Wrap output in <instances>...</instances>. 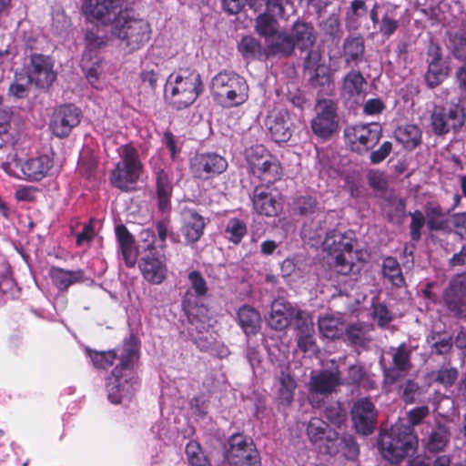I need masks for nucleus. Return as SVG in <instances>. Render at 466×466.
<instances>
[{"instance_id": "nucleus-9", "label": "nucleus", "mask_w": 466, "mask_h": 466, "mask_svg": "<svg viewBox=\"0 0 466 466\" xmlns=\"http://www.w3.org/2000/svg\"><path fill=\"white\" fill-rule=\"evenodd\" d=\"M125 0H82L86 20L98 25L116 24L123 17Z\"/></svg>"}, {"instance_id": "nucleus-30", "label": "nucleus", "mask_w": 466, "mask_h": 466, "mask_svg": "<svg viewBox=\"0 0 466 466\" xmlns=\"http://www.w3.org/2000/svg\"><path fill=\"white\" fill-rule=\"evenodd\" d=\"M182 233L187 242L198 241L203 234L205 219L194 209H184L182 212Z\"/></svg>"}, {"instance_id": "nucleus-16", "label": "nucleus", "mask_w": 466, "mask_h": 466, "mask_svg": "<svg viewBox=\"0 0 466 466\" xmlns=\"http://www.w3.org/2000/svg\"><path fill=\"white\" fill-rule=\"evenodd\" d=\"M281 39L279 56H288L292 54L296 46L300 50L312 47L316 37L311 25L298 21L293 25L291 33L288 34L284 32V35H282Z\"/></svg>"}, {"instance_id": "nucleus-61", "label": "nucleus", "mask_w": 466, "mask_h": 466, "mask_svg": "<svg viewBox=\"0 0 466 466\" xmlns=\"http://www.w3.org/2000/svg\"><path fill=\"white\" fill-rule=\"evenodd\" d=\"M419 390V386L414 381L408 380L400 386L401 397L405 402L411 403L415 400V396Z\"/></svg>"}, {"instance_id": "nucleus-33", "label": "nucleus", "mask_w": 466, "mask_h": 466, "mask_svg": "<svg viewBox=\"0 0 466 466\" xmlns=\"http://www.w3.org/2000/svg\"><path fill=\"white\" fill-rule=\"evenodd\" d=\"M280 269L283 278L289 281H298L309 273V266L303 255H295L286 258L281 263Z\"/></svg>"}, {"instance_id": "nucleus-64", "label": "nucleus", "mask_w": 466, "mask_h": 466, "mask_svg": "<svg viewBox=\"0 0 466 466\" xmlns=\"http://www.w3.org/2000/svg\"><path fill=\"white\" fill-rule=\"evenodd\" d=\"M429 342L431 343L432 350L438 354H445L451 348V338L446 336L438 340H435V338L431 337Z\"/></svg>"}, {"instance_id": "nucleus-6", "label": "nucleus", "mask_w": 466, "mask_h": 466, "mask_svg": "<svg viewBox=\"0 0 466 466\" xmlns=\"http://www.w3.org/2000/svg\"><path fill=\"white\" fill-rule=\"evenodd\" d=\"M120 160L116 165L110 175V180L114 187L129 191L135 188L143 171V164L139 158L137 150L131 145L122 147Z\"/></svg>"}, {"instance_id": "nucleus-4", "label": "nucleus", "mask_w": 466, "mask_h": 466, "mask_svg": "<svg viewBox=\"0 0 466 466\" xmlns=\"http://www.w3.org/2000/svg\"><path fill=\"white\" fill-rule=\"evenodd\" d=\"M201 92L199 74L189 69H180L167 77L164 96L169 105L180 110L192 105Z\"/></svg>"}, {"instance_id": "nucleus-35", "label": "nucleus", "mask_w": 466, "mask_h": 466, "mask_svg": "<svg viewBox=\"0 0 466 466\" xmlns=\"http://www.w3.org/2000/svg\"><path fill=\"white\" fill-rule=\"evenodd\" d=\"M116 236L125 263L128 267H133L137 258V250L135 247L133 236L124 225H117L116 227Z\"/></svg>"}, {"instance_id": "nucleus-62", "label": "nucleus", "mask_w": 466, "mask_h": 466, "mask_svg": "<svg viewBox=\"0 0 466 466\" xmlns=\"http://www.w3.org/2000/svg\"><path fill=\"white\" fill-rule=\"evenodd\" d=\"M392 145L389 141H385L379 149L370 154V162L372 164H379L382 162L391 152Z\"/></svg>"}, {"instance_id": "nucleus-53", "label": "nucleus", "mask_w": 466, "mask_h": 466, "mask_svg": "<svg viewBox=\"0 0 466 466\" xmlns=\"http://www.w3.org/2000/svg\"><path fill=\"white\" fill-rule=\"evenodd\" d=\"M293 317L295 318V324L298 331L297 334H301L303 332H314V324L309 313L295 309Z\"/></svg>"}, {"instance_id": "nucleus-46", "label": "nucleus", "mask_w": 466, "mask_h": 466, "mask_svg": "<svg viewBox=\"0 0 466 466\" xmlns=\"http://www.w3.org/2000/svg\"><path fill=\"white\" fill-rule=\"evenodd\" d=\"M364 52L363 41L360 37L347 38L344 43V55L347 63L356 62L362 57Z\"/></svg>"}, {"instance_id": "nucleus-15", "label": "nucleus", "mask_w": 466, "mask_h": 466, "mask_svg": "<svg viewBox=\"0 0 466 466\" xmlns=\"http://www.w3.org/2000/svg\"><path fill=\"white\" fill-rule=\"evenodd\" d=\"M464 122V109L457 104L435 106L431 114V127L436 135H444L451 129L457 131Z\"/></svg>"}, {"instance_id": "nucleus-13", "label": "nucleus", "mask_w": 466, "mask_h": 466, "mask_svg": "<svg viewBox=\"0 0 466 466\" xmlns=\"http://www.w3.org/2000/svg\"><path fill=\"white\" fill-rule=\"evenodd\" d=\"M310 124L315 136L322 140L329 139L339 130V118L336 104L328 99L319 100L316 106V116Z\"/></svg>"}, {"instance_id": "nucleus-45", "label": "nucleus", "mask_w": 466, "mask_h": 466, "mask_svg": "<svg viewBox=\"0 0 466 466\" xmlns=\"http://www.w3.org/2000/svg\"><path fill=\"white\" fill-rule=\"evenodd\" d=\"M399 27L395 7L388 6L380 22L379 32L386 36L392 35Z\"/></svg>"}, {"instance_id": "nucleus-29", "label": "nucleus", "mask_w": 466, "mask_h": 466, "mask_svg": "<svg viewBox=\"0 0 466 466\" xmlns=\"http://www.w3.org/2000/svg\"><path fill=\"white\" fill-rule=\"evenodd\" d=\"M294 314L295 309L289 302L282 299H276L271 305L268 323L272 329L282 330L289 326Z\"/></svg>"}, {"instance_id": "nucleus-44", "label": "nucleus", "mask_w": 466, "mask_h": 466, "mask_svg": "<svg viewBox=\"0 0 466 466\" xmlns=\"http://www.w3.org/2000/svg\"><path fill=\"white\" fill-rule=\"evenodd\" d=\"M449 66L445 64L429 63L425 80L431 87L437 86L444 81L449 75Z\"/></svg>"}, {"instance_id": "nucleus-34", "label": "nucleus", "mask_w": 466, "mask_h": 466, "mask_svg": "<svg viewBox=\"0 0 466 466\" xmlns=\"http://www.w3.org/2000/svg\"><path fill=\"white\" fill-rule=\"evenodd\" d=\"M238 51L246 60H266L271 56H279V53H270L268 46L263 47L260 42L253 36H245L238 44Z\"/></svg>"}, {"instance_id": "nucleus-60", "label": "nucleus", "mask_w": 466, "mask_h": 466, "mask_svg": "<svg viewBox=\"0 0 466 466\" xmlns=\"http://www.w3.org/2000/svg\"><path fill=\"white\" fill-rule=\"evenodd\" d=\"M373 317L380 326L388 324L392 319L387 307L381 303L373 305Z\"/></svg>"}, {"instance_id": "nucleus-23", "label": "nucleus", "mask_w": 466, "mask_h": 466, "mask_svg": "<svg viewBox=\"0 0 466 466\" xmlns=\"http://www.w3.org/2000/svg\"><path fill=\"white\" fill-rule=\"evenodd\" d=\"M56 75L53 70V63L48 56L33 55L31 56V69L27 82H33L37 86L48 87L55 80Z\"/></svg>"}, {"instance_id": "nucleus-57", "label": "nucleus", "mask_w": 466, "mask_h": 466, "mask_svg": "<svg viewBox=\"0 0 466 466\" xmlns=\"http://www.w3.org/2000/svg\"><path fill=\"white\" fill-rule=\"evenodd\" d=\"M314 332L297 334L298 347L305 353H315L316 345L313 339Z\"/></svg>"}, {"instance_id": "nucleus-12", "label": "nucleus", "mask_w": 466, "mask_h": 466, "mask_svg": "<svg viewBox=\"0 0 466 466\" xmlns=\"http://www.w3.org/2000/svg\"><path fill=\"white\" fill-rule=\"evenodd\" d=\"M381 127L377 123L349 126L344 130L347 145L359 154L368 152L379 142Z\"/></svg>"}, {"instance_id": "nucleus-28", "label": "nucleus", "mask_w": 466, "mask_h": 466, "mask_svg": "<svg viewBox=\"0 0 466 466\" xmlns=\"http://www.w3.org/2000/svg\"><path fill=\"white\" fill-rule=\"evenodd\" d=\"M410 350L406 347L405 344H401L396 350H393L391 357L394 368H386L384 364L385 357H381L380 364L382 365L384 370L385 383L393 384L399 376V371H406L410 369Z\"/></svg>"}, {"instance_id": "nucleus-11", "label": "nucleus", "mask_w": 466, "mask_h": 466, "mask_svg": "<svg viewBox=\"0 0 466 466\" xmlns=\"http://www.w3.org/2000/svg\"><path fill=\"white\" fill-rule=\"evenodd\" d=\"M86 50L83 54L82 66L86 76L96 88L100 87L102 74L101 62L97 57L96 50L106 44V36L99 34V30H89L86 35Z\"/></svg>"}, {"instance_id": "nucleus-50", "label": "nucleus", "mask_w": 466, "mask_h": 466, "mask_svg": "<svg viewBox=\"0 0 466 466\" xmlns=\"http://www.w3.org/2000/svg\"><path fill=\"white\" fill-rule=\"evenodd\" d=\"M449 434L444 427H439L429 437L427 447L431 452L441 451L447 444Z\"/></svg>"}, {"instance_id": "nucleus-22", "label": "nucleus", "mask_w": 466, "mask_h": 466, "mask_svg": "<svg viewBox=\"0 0 466 466\" xmlns=\"http://www.w3.org/2000/svg\"><path fill=\"white\" fill-rule=\"evenodd\" d=\"M228 162L217 154H198L191 160V170L195 177L208 179L226 170Z\"/></svg>"}, {"instance_id": "nucleus-42", "label": "nucleus", "mask_w": 466, "mask_h": 466, "mask_svg": "<svg viewBox=\"0 0 466 466\" xmlns=\"http://www.w3.org/2000/svg\"><path fill=\"white\" fill-rule=\"evenodd\" d=\"M426 225L431 230L447 228L448 218L445 211L436 203H429L425 208Z\"/></svg>"}, {"instance_id": "nucleus-49", "label": "nucleus", "mask_w": 466, "mask_h": 466, "mask_svg": "<svg viewBox=\"0 0 466 466\" xmlns=\"http://www.w3.org/2000/svg\"><path fill=\"white\" fill-rule=\"evenodd\" d=\"M2 168L9 176L25 179L24 160L18 158L16 154L9 155L6 160L2 163Z\"/></svg>"}, {"instance_id": "nucleus-59", "label": "nucleus", "mask_w": 466, "mask_h": 466, "mask_svg": "<svg viewBox=\"0 0 466 466\" xmlns=\"http://www.w3.org/2000/svg\"><path fill=\"white\" fill-rule=\"evenodd\" d=\"M296 207L301 215H309L315 212L317 202L312 197L303 196L297 198Z\"/></svg>"}, {"instance_id": "nucleus-26", "label": "nucleus", "mask_w": 466, "mask_h": 466, "mask_svg": "<svg viewBox=\"0 0 466 466\" xmlns=\"http://www.w3.org/2000/svg\"><path fill=\"white\" fill-rule=\"evenodd\" d=\"M143 277L152 284H160L167 276L166 258L159 253L144 257L139 262Z\"/></svg>"}, {"instance_id": "nucleus-10", "label": "nucleus", "mask_w": 466, "mask_h": 466, "mask_svg": "<svg viewBox=\"0 0 466 466\" xmlns=\"http://www.w3.org/2000/svg\"><path fill=\"white\" fill-rule=\"evenodd\" d=\"M225 459L228 466H260V458L253 441L242 434L228 439Z\"/></svg>"}, {"instance_id": "nucleus-63", "label": "nucleus", "mask_w": 466, "mask_h": 466, "mask_svg": "<svg viewBox=\"0 0 466 466\" xmlns=\"http://www.w3.org/2000/svg\"><path fill=\"white\" fill-rule=\"evenodd\" d=\"M448 228L453 227L457 233L461 235L466 232V213H458L448 218Z\"/></svg>"}, {"instance_id": "nucleus-43", "label": "nucleus", "mask_w": 466, "mask_h": 466, "mask_svg": "<svg viewBox=\"0 0 466 466\" xmlns=\"http://www.w3.org/2000/svg\"><path fill=\"white\" fill-rule=\"evenodd\" d=\"M382 272L392 285L400 287L404 284V278L402 276L398 261L391 257L386 258L382 265Z\"/></svg>"}, {"instance_id": "nucleus-7", "label": "nucleus", "mask_w": 466, "mask_h": 466, "mask_svg": "<svg viewBox=\"0 0 466 466\" xmlns=\"http://www.w3.org/2000/svg\"><path fill=\"white\" fill-rule=\"evenodd\" d=\"M245 157L249 172L261 182L271 184L280 179V164L264 146L257 145L247 148Z\"/></svg>"}, {"instance_id": "nucleus-32", "label": "nucleus", "mask_w": 466, "mask_h": 466, "mask_svg": "<svg viewBox=\"0 0 466 466\" xmlns=\"http://www.w3.org/2000/svg\"><path fill=\"white\" fill-rule=\"evenodd\" d=\"M463 297H466V274L454 278L443 296L447 307L457 313L461 310V299Z\"/></svg>"}, {"instance_id": "nucleus-5", "label": "nucleus", "mask_w": 466, "mask_h": 466, "mask_svg": "<svg viewBox=\"0 0 466 466\" xmlns=\"http://www.w3.org/2000/svg\"><path fill=\"white\" fill-rule=\"evenodd\" d=\"M211 95L223 107H234L248 98V86L244 77L231 71H222L211 80Z\"/></svg>"}, {"instance_id": "nucleus-47", "label": "nucleus", "mask_w": 466, "mask_h": 466, "mask_svg": "<svg viewBox=\"0 0 466 466\" xmlns=\"http://www.w3.org/2000/svg\"><path fill=\"white\" fill-rule=\"evenodd\" d=\"M186 455L191 466H209L198 442L190 441L186 447Z\"/></svg>"}, {"instance_id": "nucleus-56", "label": "nucleus", "mask_w": 466, "mask_h": 466, "mask_svg": "<svg viewBox=\"0 0 466 466\" xmlns=\"http://www.w3.org/2000/svg\"><path fill=\"white\" fill-rule=\"evenodd\" d=\"M411 216V223H410V236L413 240H419L420 238V230L423 226L426 224V218L422 212L415 211Z\"/></svg>"}, {"instance_id": "nucleus-2", "label": "nucleus", "mask_w": 466, "mask_h": 466, "mask_svg": "<svg viewBox=\"0 0 466 466\" xmlns=\"http://www.w3.org/2000/svg\"><path fill=\"white\" fill-rule=\"evenodd\" d=\"M318 227L304 225L302 237L314 240L313 245H321L334 259V268L341 275H348L357 268V262L363 260V253L360 250H353L354 238L351 232L342 233L338 230L329 231L326 226L334 220L333 213H318Z\"/></svg>"}, {"instance_id": "nucleus-20", "label": "nucleus", "mask_w": 466, "mask_h": 466, "mask_svg": "<svg viewBox=\"0 0 466 466\" xmlns=\"http://www.w3.org/2000/svg\"><path fill=\"white\" fill-rule=\"evenodd\" d=\"M80 110L72 106H59L53 114L50 128L53 134L58 137L69 135L72 129L80 123Z\"/></svg>"}, {"instance_id": "nucleus-37", "label": "nucleus", "mask_w": 466, "mask_h": 466, "mask_svg": "<svg viewBox=\"0 0 466 466\" xmlns=\"http://www.w3.org/2000/svg\"><path fill=\"white\" fill-rule=\"evenodd\" d=\"M223 7L228 14H238L248 4L251 8L257 9L264 4L268 11L281 12V0H222Z\"/></svg>"}, {"instance_id": "nucleus-1", "label": "nucleus", "mask_w": 466, "mask_h": 466, "mask_svg": "<svg viewBox=\"0 0 466 466\" xmlns=\"http://www.w3.org/2000/svg\"><path fill=\"white\" fill-rule=\"evenodd\" d=\"M93 365L97 369H107L118 357L120 363L106 379V390L108 400L120 404L129 400L137 390V379L134 363L137 359V346L131 341L126 342L121 349L108 351L87 350Z\"/></svg>"}, {"instance_id": "nucleus-54", "label": "nucleus", "mask_w": 466, "mask_h": 466, "mask_svg": "<svg viewBox=\"0 0 466 466\" xmlns=\"http://www.w3.org/2000/svg\"><path fill=\"white\" fill-rule=\"evenodd\" d=\"M325 416L330 423L338 427H340L346 420V412L339 403L326 408Z\"/></svg>"}, {"instance_id": "nucleus-41", "label": "nucleus", "mask_w": 466, "mask_h": 466, "mask_svg": "<svg viewBox=\"0 0 466 466\" xmlns=\"http://www.w3.org/2000/svg\"><path fill=\"white\" fill-rule=\"evenodd\" d=\"M396 139L409 150L415 148L421 141V132L416 125H405L395 131Z\"/></svg>"}, {"instance_id": "nucleus-31", "label": "nucleus", "mask_w": 466, "mask_h": 466, "mask_svg": "<svg viewBox=\"0 0 466 466\" xmlns=\"http://www.w3.org/2000/svg\"><path fill=\"white\" fill-rule=\"evenodd\" d=\"M367 82L359 71H350L346 75L342 85L343 97L358 103L366 94Z\"/></svg>"}, {"instance_id": "nucleus-52", "label": "nucleus", "mask_w": 466, "mask_h": 466, "mask_svg": "<svg viewBox=\"0 0 466 466\" xmlns=\"http://www.w3.org/2000/svg\"><path fill=\"white\" fill-rule=\"evenodd\" d=\"M339 452H341L344 457L349 460H354L359 454V448L354 441V439L350 435H345L342 437L339 436Z\"/></svg>"}, {"instance_id": "nucleus-38", "label": "nucleus", "mask_w": 466, "mask_h": 466, "mask_svg": "<svg viewBox=\"0 0 466 466\" xmlns=\"http://www.w3.org/2000/svg\"><path fill=\"white\" fill-rule=\"evenodd\" d=\"M277 395L279 404L288 406L294 398L297 388L294 378L287 370H282L276 380Z\"/></svg>"}, {"instance_id": "nucleus-24", "label": "nucleus", "mask_w": 466, "mask_h": 466, "mask_svg": "<svg viewBox=\"0 0 466 466\" xmlns=\"http://www.w3.org/2000/svg\"><path fill=\"white\" fill-rule=\"evenodd\" d=\"M254 210L267 217L276 216L281 209L280 198L278 192L268 187H257L252 198Z\"/></svg>"}, {"instance_id": "nucleus-58", "label": "nucleus", "mask_w": 466, "mask_h": 466, "mask_svg": "<svg viewBox=\"0 0 466 466\" xmlns=\"http://www.w3.org/2000/svg\"><path fill=\"white\" fill-rule=\"evenodd\" d=\"M458 378V370L454 368H442L436 376V381L445 387L451 386Z\"/></svg>"}, {"instance_id": "nucleus-14", "label": "nucleus", "mask_w": 466, "mask_h": 466, "mask_svg": "<svg viewBox=\"0 0 466 466\" xmlns=\"http://www.w3.org/2000/svg\"><path fill=\"white\" fill-rule=\"evenodd\" d=\"M308 436L313 446L322 453L335 455L339 451V432L319 418H312L307 429Z\"/></svg>"}, {"instance_id": "nucleus-55", "label": "nucleus", "mask_w": 466, "mask_h": 466, "mask_svg": "<svg viewBox=\"0 0 466 466\" xmlns=\"http://www.w3.org/2000/svg\"><path fill=\"white\" fill-rule=\"evenodd\" d=\"M190 287L198 297H204L208 292L207 282L198 271H191L188 274Z\"/></svg>"}, {"instance_id": "nucleus-17", "label": "nucleus", "mask_w": 466, "mask_h": 466, "mask_svg": "<svg viewBox=\"0 0 466 466\" xmlns=\"http://www.w3.org/2000/svg\"><path fill=\"white\" fill-rule=\"evenodd\" d=\"M260 14L256 19L255 31L258 35L264 37L265 45L268 46V50L270 53H279L281 46V37L284 35V32L279 31V25L278 20L270 13H277L281 15V12L268 11Z\"/></svg>"}, {"instance_id": "nucleus-25", "label": "nucleus", "mask_w": 466, "mask_h": 466, "mask_svg": "<svg viewBox=\"0 0 466 466\" xmlns=\"http://www.w3.org/2000/svg\"><path fill=\"white\" fill-rule=\"evenodd\" d=\"M54 167L52 154H43L24 160L25 180L40 181L49 176Z\"/></svg>"}, {"instance_id": "nucleus-8", "label": "nucleus", "mask_w": 466, "mask_h": 466, "mask_svg": "<svg viewBox=\"0 0 466 466\" xmlns=\"http://www.w3.org/2000/svg\"><path fill=\"white\" fill-rule=\"evenodd\" d=\"M128 51H136L150 38V25L144 19L123 17L116 22L112 31Z\"/></svg>"}, {"instance_id": "nucleus-19", "label": "nucleus", "mask_w": 466, "mask_h": 466, "mask_svg": "<svg viewBox=\"0 0 466 466\" xmlns=\"http://www.w3.org/2000/svg\"><path fill=\"white\" fill-rule=\"evenodd\" d=\"M265 126L272 139L277 143L287 142L292 136V122L289 113L282 107H275L268 112Z\"/></svg>"}, {"instance_id": "nucleus-39", "label": "nucleus", "mask_w": 466, "mask_h": 466, "mask_svg": "<svg viewBox=\"0 0 466 466\" xmlns=\"http://www.w3.org/2000/svg\"><path fill=\"white\" fill-rule=\"evenodd\" d=\"M346 324L340 316L325 314L319 319V329L323 337L327 339H337L343 335Z\"/></svg>"}, {"instance_id": "nucleus-18", "label": "nucleus", "mask_w": 466, "mask_h": 466, "mask_svg": "<svg viewBox=\"0 0 466 466\" xmlns=\"http://www.w3.org/2000/svg\"><path fill=\"white\" fill-rule=\"evenodd\" d=\"M339 374L338 367H334L331 370L325 369L311 376L309 399L312 406L319 407L320 405L319 401L315 400V396L331 393L338 385L342 383Z\"/></svg>"}, {"instance_id": "nucleus-51", "label": "nucleus", "mask_w": 466, "mask_h": 466, "mask_svg": "<svg viewBox=\"0 0 466 466\" xmlns=\"http://www.w3.org/2000/svg\"><path fill=\"white\" fill-rule=\"evenodd\" d=\"M450 48L453 56L459 60H466V37L460 33L450 35Z\"/></svg>"}, {"instance_id": "nucleus-40", "label": "nucleus", "mask_w": 466, "mask_h": 466, "mask_svg": "<svg viewBox=\"0 0 466 466\" xmlns=\"http://www.w3.org/2000/svg\"><path fill=\"white\" fill-rule=\"evenodd\" d=\"M238 324L247 335L256 334L260 327L261 317L254 308L244 305L238 311Z\"/></svg>"}, {"instance_id": "nucleus-27", "label": "nucleus", "mask_w": 466, "mask_h": 466, "mask_svg": "<svg viewBox=\"0 0 466 466\" xmlns=\"http://www.w3.org/2000/svg\"><path fill=\"white\" fill-rule=\"evenodd\" d=\"M160 160V156L157 154L154 156L150 163L154 165L155 173L157 176V194L158 199V208L162 212H166L170 208V198L172 194L171 178L167 171L157 167V161Z\"/></svg>"}, {"instance_id": "nucleus-48", "label": "nucleus", "mask_w": 466, "mask_h": 466, "mask_svg": "<svg viewBox=\"0 0 466 466\" xmlns=\"http://www.w3.org/2000/svg\"><path fill=\"white\" fill-rule=\"evenodd\" d=\"M227 238L235 244L240 242L247 233L246 224L238 218H231L226 226Z\"/></svg>"}, {"instance_id": "nucleus-21", "label": "nucleus", "mask_w": 466, "mask_h": 466, "mask_svg": "<svg viewBox=\"0 0 466 466\" xmlns=\"http://www.w3.org/2000/svg\"><path fill=\"white\" fill-rule=\"evenodd\" d=\"M351 415L358 432L363 435L372 433L376 424L377 411L369 399L358 400L352 407Z\"/></svg>"}, {"instance_id": "nucleus-3", "label": "nucleus", "mask_w": 466, "mask_h": 466, "mask_svg": "<svg viewBox=\"0 0 466 466\" xmlns=\"http://www.w3.org/2000/svg\"><path fill=\"white\" fill-rule=\"evenodd\" d=\"M428 414L429 408L426 406L414 408L408 413L410 425L397 422L390 431H381L379 448L382 457L391 463H398L414 451L418 440L412 427L420 423Z\"/></svg>"}, {"instance_id": "nucleus-36", "label": "nucleus", "mask_w": 466, "mask_h": 466, "mask_svg": "<svg viewBox=\"0 0 466 466\" xmlns=\"http://www.w3.org/2000/svg\"><path fill=\"white\" fill-rule=\"evenodd\" d=\"M49 277L58 290L66 291L71 285L81 282L84 273L82 270H66L52 267L49 270Z\"/></svg>"}]
</instances>
